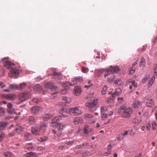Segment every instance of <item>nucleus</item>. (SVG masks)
<instances>
[{
    "mask_svg": "<svg viewBox=\"0 0 157 157\" xmlns=\"http://www.w3.org/2000/svg\"><path fill=\"white\" fill-rule=\"evenodd\" d=\"M8 57L3 58L2 62L3 63L5 67L11 70L9 73V76L10 77H14L15 78H17L19 73V70L16 68H14V64L8 61Z\"/></svg>",
    "mask_w": 157,
    "mask_h": 157,
    "instance_id": "nucleus-1",
    "label": "nucleus"
},
{
    "mask_svg": "<svg viewBox=\"0 0 157 157\" xmlns=\"http://www.w3.org/2000/svg\"><path fill=\"white\" fill-rule=\"evenodd\" d=\"M133 111V110L132 108L123 107L119 109L118 112L123 115V117L128 118L131 116Z\"/></svg>",
    "mask_w": 157,
    "mask_h": 157,
    "instance_id": "nucleus-2",
    "label": "nucleus"
},
{
    "mask_svg": "<svg viewBox=\"0 0 157 157\" xmlns=\"http://www.w3.org/2000/svg\"><path fill=\"white\" fill-rule=\"evenodd\" d=\"M85 105L88 108V110L90 112L96 110L98 107L97 99H94L93 101L87 102Z\"/></svg>",
    "mask_w": 157,
    "mask_h": 157,
    "instance_id": "nucleus-3",
    "label": "nucleus"
},
{
    "mask_svg": "<svg viewBox=\"0 0 157 157\" xmlns=\"http://www.w3.org/2000/svg\"><path fill=\"white\" fill-rule=\"evenodd\" d=\"M69 113H73L75 116L80 115L82 113V111L80 109L79 107H74L70 108L68 110Z\"/></svg>",
    "mask_w": 157,
    "mask_h": 157,
    "instance_id": "nucleus-4",
    "label": "nucleus"
},
{
    "mask_svg": "<svg viewBox=\"0 0 157 157\" xmlns=\"http://www.w3.org/2000/svg\"><path fill=\"white\" fill-rule=\"evenodd\" d=\"M48 74L49 75H53L54 76V78L56 81H58L61 79L63 78V76L61 74L58 72H57L53 71H52L51 69L48 70Z\"/></svg>",
    "mask_w": 157,
    "mask_h": 157,
    "instance_id": "nucleus-5",
    "label": "nucleus"
},
{
    "mask_svg": "<svg viewBox=\"0 0 157 157\" xmlns=\"http://www.w3.org/2000/svg\"><path fill=\"white\" fill-rule=\"evenodd\" d=\"M120 70L118 67L117 66H110L109 68L107 70L105 75V78L109 75V74H112L115 72H118Z\"/></svg>",
    "mask_w": 157,
    "mask_h": 157,
    "instance_id": "nucleus-6",
    "label": "nucleus"
},
{
    "mask_svg": "<svg viewBox=\"0 0 157 157\" xmlns=\"http://www.w3.org/2000/svg\"><path fill=\"white\" fill-rule=\"evenodd\" d=\"M29 96V92H25L20 94L19 95V98L21 101H23L28 99Z\"/></svg>",
    "mask_w": 157,
    "mask_h": 157,
    "instance_id": "nucleus-7",
    "label": "nucleus"
},
{
    "mask_svg": "<svg viewBox=\"0 0 157 157\" xmlns=\"http://www.w3.org/2000/svg\"><path fill=\"white\" fill-rule=\"evenodd\" d=\"M43 110L42 108L38 106H35L32 107L31 111L32 113L36 114L41 112Z\"/></svg>",
    "mask_w": 157,
    "mask_h": 157,
    "instance_id": "nucleus-8",
    "label": "nucleus"
},
{
    "mask_svg": "<svg viewBox=\"0 0 157 157\" xmlns=\"http://www.w3.org/2000/svg\"><path fill=\"white\" fill-rule=\"evenodd\" d=\"M92 129L87 125H85L83 128V135L84 136H87L88 135L91 134Z\"/></svg>",
    "mask_w": 157,
    "mask_h": 157,
    "instance_id": "nucleus-9",
    "label": "nucleus"
},
{
    "mask_svg": "<svg viewBox=\"0 0 157 157\" xmlns=\"http://www.w3.org/2000/svg\"><path fill=\"white\" fill-rule=\"evenodd\" d=\"M62 118V116H59L56 117H54L52 119V122L51 123L50 126L51 127H54L56 124L59 123L57 122V121H59Z\"/></svg>",
    "mask_w": 157,
    "mask_h": 157,
    "instance_id": "nucleus-10",
    "label": "nucleus"
},
{
    "mask_svg": "<svg viewBox=\"0 0 157 157\" xmlns=\"http://www.w3.org/2000/svg\"><path fill=\"white\" fill-rule=\"evenodd\" d=\"M45 87L47 88L50 89L52 91H53L54 88H58L56 86L54 85L51 82H48L45 84Z\"/></svg>",
    "mask_w": 157,
    "mask_h": 157,
    "instance_id": "nucleus-11",
    "label": "nucleus"
},
{
    "mask_svg": "<svg viewBox=\"0 0 157 157\" xmlns=\"http://www.w3.org/2000/svg\"><path fill=\"white\" fill-rule=\"evenodd\" d=\"M121 92V90L120 88H117L116 89L115 92L113 93H112L111 92H110L109 93V94H112V98L111 99H112V100L115 98V96H117L119 95Z\"/></svg>",
    "mask_w": 157,
    "mask_h": 157,
    "instance_id": "nucleus-12",
    "label": "nucleus"
},
{
    "mask_svg": "<svg viewBox=\"0 0 157 157\" xmlns=\"http://www.w3.org/2000/svg\"><path fill=\"white\" fill-rule=\"evenodd\" d=\"M129 84L130 86L129 87V88L131 89L132 88V86L134 87L135 88L137 86V84L136 83H135L134 81H132L131 79H128L127 81V85Z\"/></svg>",
    "mask_w": 157,
    "mask_h": 157,
    "instance_id": "nucleus-13",
    "label": "nucleus"
},
{
    "mask_svg": "<svg viewBox=\"0 0 157 157\" xmlns=\"http://www.w3.org/2000/svg\"><path fill=\"white\" fill-rule=\"evenodd\" d=\"M67 126V125L62 123H58L56 124L54 127H56L58 128L59 131H62L64 128Z\"/></svg>",
    "mask_w": 157,
    "mask_h": 157,
    "instance_id": "nucleus-14",
    "label": "nucleus"
},
{
    "mask_svg": "<svg viewBox=\"0 0 157 157\" xmlns=\"http://www.w3.org/2000/svg\"><path fill=\"white\" fill-rule=\"evenodd\" d=\"M31 131L34 135H40L41 130L38 128L33 127L32 128Z\"/></svg>",
    "mask_w": 157,
    "mask_h": 157,
    "instance_id": "nucleus-15",
    "label": "nucleus"
},
{
    "mask_svg": "<svg viewBox=\"0 0 157 157\" xmlns=\"http://www.w3.org/2000/svg\"><path fill=\"white\" fill-rule=\"evenodd\" d=\"M60 114L62 115V117H66L68 116V113H67V110L66 109L62 108L59 110Z\"/></svg>",
    "mask_w": 157,
    "mask_h": 157,
    "instance_id": "nucleus-16",
    "label": "nucleus"
},
{
    "mask_svg": "<svg viewBox=\"0 0 157 157\" xmlns=\"http://www.w3.org/2000/svg\"><path fill=\"white\" fill-rule=\"evenodd\" d=\"M83 121V119L79 117H75L73 120V122L75 124L81 123Z\"/></svg>",
    "mask_w": 157,
    "mask_h": 157,
    "instance_id": "nucleus-17",
    "label": "nucleus"
},
{
    "mask_svg": "<svg viewBox=\"0 0 157 157\" xmlns=\"http://www.w3.org/2000/svg\"><path fill=\"white\" fill-rule=\"evenodd\" d=\"M76 84V82L75 81H72L71 82H65L63 83L62 86L64 88L69 86H74Z\"/></svg>",
    "mask_w": 157,
    "mask_h": 157,
    "instance_id": "nucleus-18",
    "label": "nucleus"
},
{
    "mask_svg": "<svg viewBox=\"0 0 157 157\" xmlns=\"http://www.w3.org/2000/svg\"><path fill=\"white\" fill-rule=\"evenodd\" d=\"M142 103L141 101L135 100L133 101L132 106L135 108H138L141 105Z\"/></svg>",
    "mask_w": 157,
    "mask_h": 157,
    "instance_id": "nucleus-19",
    "label": "nucleus"
},
{
    "mask_svg": "<svg viewBox=\"0 0 157 157\" xmlns=\"http://www.w3.org/2000/svg\"><path fill=\"white\" fill-rule=\"evenodd\" d=\"M2 96L4 97L5 98L10 100H15L16 98V96L14 94L4 95Z\"/></svg>",
    "mask_w": 157,
    "mask_h": 157,
    "instance_id": "nucleus-20",
    "label": "nucleus"
},
{
    "mask_svg": "<svg viewBox=\"0 0 157 157\" xmlns=\"http://www.w3.org/2000/svg\"><path fill=\"white\" fill-rule=\"evenodd\" d=\"M25 157H37V155L36 153L30 152L27 153L25 155Z\"/></svg>",
    "mask_w": 157,
    "mask_h": 157,
    "instance_id": "nucleus-21",
    "label": "nucleus"
},
{
    "mask_svg": "<svg viewBox=\"0 0 157 157\" xmlns=\"http://www.w3.org/2000/svg\"><path fill=\"white\" fill-rule=\"evenodd\" d=\"M28 122L29 124H35L36 122V119L35 117L33 116H30L28 118Z\"/></svg>",
    "mask_w": 157,
    "mask_h": 157,
    "instance_id": "nucleus-22",
    "label": "nucleus"
},
{
    "mask_svg": "<svg viewBox=\"0 0 157 157\" xmlns=\"http://www.w3.org/2000/svg\"><path fill=\"white\" fill-rule=\"evenodd\" d=\"M155 79L154 76H153L148 80V87L151 86L153 84Z\"/></svg>",
    "mask_w": 157,
    "mask_h": 157,
    "instance_id": "nucleus-23",
    "label": "nucleus"
},
{
    "mask_svg": "<svg viewBox=\"0 0 157 157\" xmlns=\"http://www.w3.org/2000/svg\"><path fill=\"white\" fill-rule=\"evenodd\" d=\"M75 94L76 96L79 95L81 92L80 88L79 87L75 86L74 87Z\"/></svg>",
    "mask_w": 157,
    "mask_h": 157,
    "instance_id": "nucleus-24",
    "label": "nucleus"
},
{
    "mask_svg": "<svg viewBox=\"0 0 157 157\" xmlns=\"http://www.w3.org/2000/svg\"><path fill=\"white\" fill-rule=\"evenodd\" d=\"M58 91V88H54L53 89V91L52 92L51 96H50V98L51 99H53L56 96V93Z\"/></svg>",
    "mask_w": 157,
    "mask_h": 157,
    "instance_id": "nucleus-25",
    "label": "nucleus"
},
{
    "mask_svg": "<svg viewBox=\"0 0 157 157\" xmlns=\"http://www.w3.org/2000/svg\"><path fill=\"white\" fill-rule=\"evenodd\" d=\"M24 137L26 140H30L32 139V137L31 135L28 132L25 133Z\"/></svg>",
    "mask_w": 157,
    "mask_h": 157,
    "instance_id": "nucleus-26",
    "label": "nucleus"
},
{
    "mask_svg": "<svg viewBox=\"0 0 157 157\" xmlns=\"http://www.w3.org/2000/svg\"><path fill=\"white\" fill-rule=\"evenodd\" d=\"M25 147L26 148L30 151H33V144L31 143L27 144Z\"/></svg>",
    "mask_w": 157,
    "mask_h": 157,
    "instance_id": "nucleus-27",
    "label": "nucleus"
},
{
    "mask_svg": "<svg viewBox=\"0 0 157 157\" xmlns=\"http://www.w3.org/2000/svg\"><path fill=\"white\" fill-rule=\"evenodd\" d=\"M52 117V115L51 114H45L43 116V119L44 121H47L51 118Z\"/></svg>",
    "mask_w": 157,
    "mask_h": 157,
    "instance_id": "nucleus-28",
    "label": "nucleus"
},
{
    "mask_svg": "<svg viewBox=\"0 0 157 157\" xmlns=\"http://www.w3.org/2000/svg\"><path fill=\"white\" fill-rule=\"evenodd\" d=\"M52 132L54 134V136L55 137H58L62 135V133L60 132H57L56 130L53 129L52 130Z\"/></svg>",
    "mask_w": 157,
    "mask_h": 157,
    "instance_id": "nucleus-29",
    "label": "nucleus"
},
{
    "mask_svg": "<svg viewBox=\"0 0 157 157\" xmlns=\"http://www.w3.org/2000/svg\"><path fill=\"white\" fill-rule=\"evenodd\" d=\"M7 124V122H0V131L5 128Z\"/></svg>",
    "mask_w": 157,
    "mask_h": 157,
    "instance_id": "nucleus-30",
    "label": "nucleus"
},
{
    "mask_svg": "<svg viewBox=\"0 0 157 157\" xmlns=\"http://www.w3.org/2000/svg\"><path fill=\"white\" fill-rule=\"evenodd\" d=\"M155 103L153 100L151 99H148V107H151L154 105Z\"/></svg>",
    "mask_w": 157,
    "mask_h": 157,
    "instance_id": "nucleus-31",
    "label": "nucleus"
},
{
    "mask_svg": "<svg viewBox=\"0 0 157 157\" xmlns=\"http://www.w3.org/2000/svg\"><path fill=\"white\" fill-rule=\"evenodd\" d=\"M115 84L117 86H120L123 84V82L120 78H118L114 82Z\"/></svg>",
    "mask_w": 157,
    "mask_h": 157,
    "instance_id": "nucleus-32",
    "label": "nucleus"
},
{
    "mask_svg": "<svg viewBox=\"0 0 157 157\" xmlns=\"http://www.w3.org/2000/svg\"><path fill=\"white\" fill-rule=\"evenodd\" d=\"M48 140V138L46 136L39 137L37 139V140L38 141L40 142H44V141L47 140Z\"/></svg>",
    "mask_w": 157,
    "mask_h": 157,
    "instance_id": "nucleus-33",
    "label": "nucleus"
},
{
    "mask_svg": "<svg viewBox=\"0 0 157 157\" xmlns=\"http://www.w3.org/2000/svg\"><path fill=\"white\" fill-rule=\"evenodd\" d=\"M33 89L36 91L39 92L42 90V88L39 85L36 84L34 87Z\"/></svg>",
    "mask_w": 157,
    "mask_h": 157,
    "instance_id": "nucleus-34",
    "label": "nucleus"
},
{
    "mask_svg": "<svg viewBox=\"0 0 157 157\" xmlns=\"http://www.w3.org/2000/svg\"><path fill=\"white\" fill-rule=\"evenodd\" d=\"M62 99L63 100L65 101V102L67 103H70L71 100L70 98L67 97L66 96H63L62 97Z\"/></svg>",
    "mask_w": 157,
    "mask_h": 157,
    "instance_id": "nucleus-35",
    "label": "nucleus"
},
{
    "mask_svg": "<svg viewBox=\"0 0 157 157\" xmlns=\"http://www.w3.org/2000/svg\"><path fill=\"white\" fill-rule=\"evenodd\" d=\"M137 130V128L135 127V126H134L131 128V130H130V135H134L135 134Z\"/></svg>",
    "mask_w": 157,
    "mask_h": 157,
    "instance_id": "nucleus-36",
    "label": "nucleus"
},
{
    "mask_svg": "<svg viewBox=\"0 0 157 157\" xmlns=\"http://www.w3.org/2000/svg\"><path fill=\"white\" fill-rule=\"evenodd\" d=\"M94 117V115L92 114H86L85 118L86 120L89 121L90 119Z\"/></svg>",
    "mask_w": 157,
    "mask_h": 157,
    "instance_id": "nucleus-37",
    "label": "nucleus"
},
{
    "mask_svg": "<svg viewBox=\"0 0 157 157\" xmlns=\"http://www.w3.org/2000/svg\"><path fill=\"white\" fill-rule=\"evenodd\" d=\"M19 86L16 84H10V88L13 90L18 89V90Z\"/></svg>",
    "mask_w": 157,
    "mask_h": 157,
    "instance_id": "nucleus-38",
    "label": "nucleus"
},
{
    "mask_svg": "<svg viewBox=\"0 0 157 157\" xmlns=\"http://www.w3.org/2000/svg\"><path fill=\"white\" fill-rule=\"evenodd\" d=\"M3 155L5 157H13V155L9 152H5Z\"/></svg>",
    "mask_w": 157,
    "mask_h": 157,
    "instance_id": "nucleus-39",
    "label": "nucleus"
},
{
    "mask_svg": "<svg viewBox=\"0 0 157 157\" xmlns=\"http://www.w3.org/2000/svg\"><path fill=\"white\" fill-rule=\"evenodd\" d=\"M15 130L17 132L19 133L23 130V128L21 126L18 125L15 129Z\"/></svg>",
    "mask_w": 157,
    "mask_h": 157,
    "instance_id": "nucleus-40",
    "label": "nucleus"
},
{
    "mask_svg": "<svg viewBox=\"0 0 157 157\" xmlns=\"http://www.w3.org/2000/svg\"><path fill=\"white\" fill-rule=\"evenodd\" d=\"M145 63V59L142 57L140 63V67H143L144 66V64Z\"/></svg>",
    "mask_w": 157,
    "mask_h": 157,
    "instance_id": "nucleus-41",
    "label": "nucleus"
},
{
    "mask_svg": "<svg viewBox=\"0 0 157 157\" xmlns=\"http://www.w3.org/2000/svg\"><path fill=\"white\" fill-rule=\"evenodd\" d=\"M75 140H66L65 141V143L68 145H71L73 144L75 142Z\"/></svg>",
    "mask_w": 157,
    "mask_h": 157,
    "instance_id": "nucleus-42",
    "label": "nucleus"
},
{
    "mask_svg": "<svg viewBox=\"0 0 157 157\" xmlns=\"http://www.w3.org/2000/svg\"><path fill=\"white\" fill-rule=\"evenodd\" d=\"M7 106L8 108V109H7L8 112L10 113H12V112L10 111V109H11L12 108V104L10 103H9L7 105Z\"/></svg>",
    "mask_w": 157,
    "mask_h": 157,
    "instance_id": "nucleus-43",
    "label": "nucleus"
},
{
    "mask_svg": "<svg viewBox=\"0 0 157 157\" xmlns=\"http://www.w3.org/2000/svg\"><path fill=\"white\" fill-rule=\"evenodd\" d=\"M46 127V125L45 124H41L40 126V129L41 131L45 129Z\"/></svg>",
    "mask_w": 157,
    "mask_h": 157,
    "instance_id": "nucleus-44",
    "label": "nucleus"
},
{
    "mask_svg": "<svg viewBox=\"0 0 157 157\" xmlns=\"http://www.w3.org/2000/svg\"><path fill=\"white\" fill-rule=\"evenodd\" d=\"M37 149L40 151H43L45 150V148L44 147L41 146H38L37 147Z\"/></svg>",
    "mask_w": 157,
    "mask_h": 157,
    "instance_id": "nucleus-45",
    "label": "nucleus"
},
{
    "mask_svg": "<svg viewBox=\"0 0 157 157\" xmlns=\"http://www.w3.org/2000/svg\"><path fill=\"white\" fill-rule=\"evenodd\" d=\"M81 71L84 73H87L88 72L89 70L87 67H82Z\"/></svg>",
    "mask_w": 157,
    "mask_h": 157,
    "instance_id": "nucleus-46",
    "label": "nucleus"
},
{
    "mask_svg": "<svg viewBox=\"0 0 157 157\" xmlns=\"http://www.w3.org/2000/svg\"><path fill=\"white\" fill-rule=\"evenodd\" d=\"M75 79V81L77 82H82L83 81L82 78L81 77H76Z\"/></svg>",
    "mask_w": 157,
    "mask_h": 157,
    "instance_id": "nucleus-47",
    "label": "nucleus"
},
{
    "mask_svg": "<svg viewBox=\"0 0 157 157\" xmlns=\"http://www.w3.org/2000/svg\"><path fill=\"white\" fill-rule=\"evenodd\" d=\"M107 90V87L106 86H104L102 88L101 91V93L102 94H106Z\"/></svg>",
    "mask_w": 157,
    "mask_h": 157,
    "instance_id": "nucleus-48",
    "label": "nucleus"
},
{
    "mask_svg": "<svg viewBox=\"0 0 157 157\" xmlns=\"http://www.w3.org/2000/svg\"><path fill=\"white\" fill-rule=\"evenodd\" d=\"M140 118L139 117L136 118L134 120V122L136 124H138L141 121Z\"/></svg>",
    "mask_w": 157,
    "mask_h": 157,
    "instance_id": "nucleus-49",
    "label": "nucleus"
},
{
    "mask_svg": "<svg viewBox=\"0 0 157 157\" xmlns=\"http://www.w3.org/2000/svg\"><path fill=\"white\" fill-rule=\"evenodd\" d=\"M92 85V84L91 83L90 81H88L87 82V84L84 86V88L88 89Z\"/></svg>",
    "mask_w": 157,
    "mask_h": 157,
    "instance_id": "nucleus-50",
    "label": "nucleus"
},
{
    "mask_svg": "<svg viewBox=\"0 0 157 157\" xmlns=\"http://www.w3.org/2000/svg\"><path fill=\"white\" fill-rule=\"evenodd\" d=\"M18 86V90H21L24 88V87L26 86V84L24 83L19 85Z\"/></svg>",
    "mask_w": 157,
    "mask_h": 157,
    "instance_id": "nucleus-51",
    "label": "nucleus"
},
{
    "mask_svg": "<svg viewBox=\"0 0 157 157\" xmlns=\"http://www.w3.org/2000/svg\"><path fill=\"white\" fill-rule=\"evenodd\" d=\"M107 115L106 114L103 113H102V120H105L107 117Z\"/></svg>",
    "mask_w": 157,
    "mask_h": 157,
    "instance_id": "nucleus-52",
    "label": "nucleus"
},
{
    "mask_svg": "<svg viewBox=\"0 0 157 157\" xmlns=\"http://www.w3.org/2000/svg\"><path fill=\"white\" fill-rule=\"evenodd\" d=\"M114 76L113 74H112L111 77H110V78L108 77V82H110L112 81L113 79H114Z\"/></svg>",
    "mask_w": 157,
    "mask_h": 157,
    "instance_id": "nucleus-53",
    "label": "nucleus"
},
{
    "mask_svg": "<svg viewBox=\"0 0 157 157\" xmlns=\"http://www.w3.org/2000/svg\"><path fill=\"white\" fill-rule=\"evenodd\" d=\"M107 110V107L105 106H103L101 108V110L102 113Z\"/></svg>",
    "mask_w": 157,
    "mask_h": 157,
    "instance_id": "nucleus-54",
    "label": "nucleus"
},
{
    "mask_svg": "<svg viewBox=\"0 0 157 157\" xmlns=\"http://www.w3.org/2000/svg\"><path fill=\"white\" fill-rule=\"evenodd\" d=\"M115 145V144L113 143H111L108 146V150H110L112 147Z\"/></svg>",
    "mask_w": 157,
    "mask_h": 157,
    "instance_id": "nucleus-55",
    "label": "nucleus"
},
{
    "mask_svg": "<svg viewBox=\"0 0 157 157\" xmlns=\"http://www.w3.org/2000/svg\"><path fill=\"white\" fill-rule=\"evenodd\" d=\"M5 112L4 109L2 108H0V115H3L4 114Z\"/></svg>",
    "mask_w": 157,
    "mask_h": 157,
    "instance_id": "nucleus-56",
    "label": "nucleus"
},
{
    "mask_svg": "<svg viewBox=\"0 0 157 157\" xmlns=\"http://www.w3.org/2000/svg\"><path fill=\"white\" fill-rule=\"evenodd\" d=\"M135 71V68L132 67L130 69L129 73L131 74H132L134 73Z\"/></svg>",
    "mask_w": 157,
    "mask_h": 157,
    "instance_id": "nucleus-57",
    "label": "nucleus"
},
{
    "mask_svg": "<svg viewBox=\"0 0 157 157\" xmlns=\"http://www.w3.org/2000/svg\"><path fill=\"white\" fill-rule=\"evenodd\" d=\"M156 123L155 122H152V127L154 129H155L156 128Z\"/></svg>",
    "mask_w": 157,
    "mask_h": 157,
    "instance_id": "nucleus-58",
    "label": "nucleus"
},
{
    "mask_svg": "<svg viewBox=\"0 0 157 157\" xmlns=\"http://www.w3.org/2000/svg\"><path fill=\"white\" fill-rule=\"evenodd\" d=\"M33 101L34 102V103H37L39 101V100L37 98H35L32 99Z\"/></svg>",
    "mask_w": 157,
    "mask_h": 157,
    "instance_id": "nucleus-59",
    "label": "nucleus"
},
{
    "mask_svg": "<svg viewBox=\"0 0 157 157\" xmlns=\"http://www.w3.org/2000/svg\"><path fill=\"white\" fill-rule=\"evenodd\" d=\"M128 131H126L124 133L121 134L120 136H123L124 137V136H127L128 135Z\"/></svg>",
    "mask_w": 157,
    "mask_h": 157,
    "instance_id": "nucleus-60",
    "label": "nucleus"
},
{
    "mask_svg": "<svg viewBox=\"0 0 157 157\" xmlns=\"http://www.w3.org/2000/svg\"><path fill=\"white\" fill-rule=\"evenodd\" d=\"M154 73L157 75V64L155 65L154 67Z\"/></svg>",
    "mask_w": 157,
    "mask_h": 157,
    "instance_id": "nucleus-61",
    "label": "nucleus"
},
{
    "mask_svg": "<svg viewBox=\"0 0 157 157\" xmlns=\"http://www.w3.org/2000/svg\"><path fill=\"white\" fill-rule=\"evenodd\" d=\"M120 134H119L117 138V139L118 141H121L123 138V136H120Z\"/></svg>",
    "mask_w": 157,
    "mask_h": 157,
    "instance_id": "nucleus-62",
    "label": "nucleus"
},
{
    "mask_svg": "<svg viewBox=\"0 0 157 157\" xmlns=\"http://www.w3.org/2000/svg\"><path fill=\"white\" fill-rule=\"evenodd\" d=\"M6 85L4 84L2 82H0V88L1 89L5 87Z\"/></svg>",
    "mask_w": 157,
    "mask_h": 157,
    "instance_id": "nucleus-63",
    "label": "nucleus"
},
{
    "mask_svg": "<svg viewBox=\"0 0 157 157\" xmlns=\"http://www.w3.org/2000/svg\"><path fill=\"white\" fill-rule=\"evenodd\" d=\"M75 148L76 149L82 148L83 147H82V144L77 145L75 146Z\"/></svg>",
    "mask_w": 157,
    "mask_h": 157,
    "instance_id": "nucleus-64",
    "label": "nucleus"
}]
</instances>
